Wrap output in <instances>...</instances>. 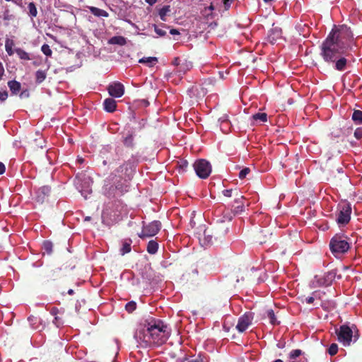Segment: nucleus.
Segmentation results:
<instances>
[{"mask_svg":"<svg viewBox=\"0 0 362 362\" xmlns=\"http://www.w3.org/2000/svg\"><path fill=\"white\" fill-rule=\"evenodd\" d=\"M170 334V329L163 321L149 317L137 326L134 338L141 346L150 347L162 345Z\"/></svg>","mask_w":362,"mask_h":362,"instance_id":"obj_1","label":"nucleus"},{"mask_svg":"<svg viewBox=\"0 0 362 362\" xmlns=\"http://www.w3.org/2000/svg\"><path fill=\"white\" fill-rule=\"evenodd\" d=\"M353 39L350 28L345 25L332 29L321 45V56L327 62H334L343 54Z\"/></svg>","mask_w":362,"mask_h":362,"instance_id":"obj_2","label":"nucleus"},{"mask_svg":"<svg viewBox=\"0 0 362 362\" xmlns=\"http://www.w3.org/2000/svg\"><path fill=\"white\" fill-rule=\"evenodd\" d=\"M329 247L335 257H339L345 253L349 249V244L347 242V238L336 235L330 240Z\"/></svg>","mask_w":362,"mask_h":362,"instance_id":"obj_3","label":"nucleus"},{"mask_svg":"<svg viewBox=\"0 0 362 362\" xmlns=\"http://www.w3.org/2000/svg\"><path fill=\"white\" fill-rule=\"evenodd\" d=\"M339 213L337 221L339 224H346L351 218V206L348 202H342L339 205Z\"/></svg>","mask_w":362,"mask_h":362,"instance_id":"obj_4","label":"nucleus"},{"mask_svg":"<svg viewBox=\"0 0 362 362\" xmlns=\"http://www.w3.org/2000/svg\"><path fill=\"white\" fill-rule=\"evenodd\" d=\"M196 174L202 179L207 178L211 172V165L209 162L204 159H200L194 164Z\"/></svg>","mask_w":362,"mask_h":362,"instance_id":"obj_5","label":"nucleus"},{"mask_svg":"<svg viewBox=\"0 0 362 362\" xmlns=\"http://www.w3.org/2000/svg\"><path fill=\"white\" fill-rule=\"evenodd\" d=\"M336 333L339 341L344 346H347L351 344L353 337V331L351 327L345 325H341L340 328L336 331Z\"/></svg>","mask_w":362,"mask_h":362,"instance_id":"obj_6","label":"nucleus"},{"mask_svg":"<svg viewBox=\"0 0 362 362\" xmlns=\"http://www.w3.org/2000/svg\"><path fill=\"white\" fill-rule=\"evenodd\" d=\"M160 227L161 223L160 221H152L148 225L143 226L142 231L141 233L139 234V236L141 238L154 236L158 233V231L160 229Z\"/></svg>","mask_w":362,"mask_h":362,"instance_id":"obj_7","label":"nucleus"},{"mask_svg":"<svg viewBox=\"0 0 362 362\" xmlns=\"http://www.w3.org/2000/svg\"><path fill=\"white\" fill-rule=\"evenodd\" d=\"M336 276H337V270L333 269V270H331V271L327 272L322 276L316 275L315 276V282H316L317 286H329L333 282V281L335 279Z\"/></svg>","mask_w":362,"mask_h":362,"instance_id":"obj_8","label":"nucleus"},{"mask_svg":"<svg viewBox=\"0 0 362 362\" xmlns=\"http://www.w3.org/2000/svg\"><path fill=\"white\" fill-rule=\"evenodd\" d=\"M254 318L252 313L247 312L238 318L236 329L239 332H245L252 324Z\"/></svg>","mask_w":362,"mask_h":362,"instance_id":"obj_9","label":"nucleus"},{"mask_svg":"<svg viewBox=\"0 0 362 362\" xmlns=\"http://www.w3.org/2000/svg\"><path fill=\"white\" fill-rule=\"evenodd\" d=\"M51 192L50 187L45 185L37 188L35 191L34 200L38 204H42L49 196Z\"/></svg>","mask_w":362,"mask_h":362,"instance_id":"obj_10","label":"nucleus"},{"mask_svg":"<svg viewBox=\"0 0 362 362\" xmlns=\"http://www.w3.org/2000/svg\"><path fill=\"white\" fill-rule=\"evenodd\" d=\"M109 94L114 98H120L124 95V87L119 82H113L107 87Z\"/></svg>","mask_w":362,"mask_h":362,"instance_id":"obj_11","label":"nucleus"},{"mask_svg":"<svg viewBox=\"0 0 362 362\" xmlns=\"http://www.w3.org/2000/svg\"><path fill=\"white\" fill-rule=\"evenodd\" d=\"M282 39V31L280 28L274 27L269 30L268 41L271 44H275Z\"/></svg>","mask_w":362,"mask_h":362,"instance_id":"obj_12","label":"nucleus"},{"mask_svg":"<svg viewBox=\"0 0 362 362\" xmlns=\"http://www.w3.org/2000/svg\"><path fill=\"white\" fill-rule=\"evenodd\" d=\"M192 67V62L185 60L180 64L179 68L176 69V70L175 71V74L177 75L178 76H181L182 75L185 74L186 71L191 69Z\"/></svg>","mask_w":362,"mask_h":362,"instance_id":"obj_13","label":"nucleus"},{"mask_svg":"<svg viewBox=\"0 0 362 362\" xmlns=\"http://www.w3.org/2000/svg\"><path fill=\"white\" fill-rule=\"evenodd\" d=\"M86 179L88 180V181L86 182L88 185L84 188L79 185L80 180L78 176L76 177L75 184L76 185V187L78 189V190L81 193V195L85 197V199H87L88 195L91 193V189H90V187H89L90 178L87 177Z\"/></svg>","mask_w":362,"mask_h":362,"instance_id":"obj_14","label":"nucleus"},{"mask_svg":"<svg viewBox=\"0 0 362 362\" xmlns=\"http://www.w3.org/2000/svg\"><path fill=\"white\" fill-rule=\"evenodd\" d=\"M104 110L112 112L116 110V101L111 98H106L103 102Z\"/></svg>","mask_w":362,"mask_h":362,"instance_id":"obj_15","label":"nucleus"},{"mask_svg":"<svg viewBox=\"0 0 362 362\" xmlns=\"http://www.w3.org/2000/svg\"><path fill=\"white\" fill-rule=\"evenodd\" d=\"M212 235L207 230H204V234L202 237H199V242L202 246H209L212 243Z\"/></svg>","mask_w":362,"mask_h":362,"instance_id":"obj_16","label":"nucleus"},{"mask_svg":"<svg viewBox=\"0 0 362 362\" xmlns=\"http://www.w3.org/2000/svg\"><path fill=\"white\" fill-rule=\"evenodd\" d=\"M88 9L90 12L96 17L107 18L109 16V13L103 9L95 6H89Z\"/></svg>","mask_w":362,"mask_h":362,"instance_id":"obj_17","label":"nucleus"},{"mask_svg":"<svg viewBox=\"0 0 362 362\" xmlns=\"http://www.w3.org/2000/svg\"><path fill=\"white\" fill-rule=\"evenodd\" d=\"M334 63V68L340 71H344L346 69L347 59L345 57L337 58Z\"/></svg>","mask_w":362,"mask_h":362,"instance_id":"obj_18","label":"nucleus"},{"mask_svg":"<svg viewBox=\"0 0 362 362\" xmlns=\"http://www.w3.org/2000/svg\"><path fill=\"white\" fill-rule=\"evenodd\" d=\"M110 45H124L127 43V40L122 36H114L108 40Z\"/></svg>","mask_w":362,"mask_h":362,"instance_id":"obj_19","label":"nucleus"},{"mask_svg":"<svg viewBox=\"0 0 362 362\" xmlns=\"http://www.w3.org/2000/svg\"><path fill=\"white\" fill-rule=\"evenodd\" d=\"M243 197H241L240 198L236 199L235 200V203L238 204L237 206L233 207V215H236L238 214H240L244 210V204L242 203Z\"/></svg>","mask_w":362,"mask_h":362,"instance_id":"obj_20","label":"nucleus"},{"mask_svg":"<svg viewBox=\"0 0 362 362\" xmlns=\"http://www.w3.org/2000/svg\"><path fill=\"white\" fill-rule=\"evenodd\" d=\"M158 62V59L154 57H143L139 60L141 64H146L148 66L151 67Z\"/></svg>","mask_w":362,"mask_h":362,"instance_id":"obj_21","label":"nucleus"},{"mask_svg":"<svg viewBox=\"0 0 362 362\" xmlns=\"http://www.w3.org/2000/svg\"><path fill=\"white\" fill-rule=\"evenodd\" d=\"M158 249V244L155 240H150L147 245V252L149 254L154 255L157 252Z\"/></svg>","mask_w":362,"mask_h":362,"instance_id":"obj_22","label":"nucleus"},{"mask_svg":"<svg viewBox=\"0 0 362 362\" xmlns=\"http://www.w3.org/2000/svg\"><path fill=\"white\" fill-rule=\"evenodd\" d=\"M8 86L11 91L14 94H16L21 89V83L16 81H8Z\"/></svg>","mask_w":362,"mask_h":362,"instance_id":"obj_23","label":"nucleus"},{"mask_svg":"<svg viewBox=\"0 0 362 362\" xmlns=\"http://www.w3.org/2000/svg\"><path fill=\"white\" fill-rule=\"evenodd\" d=\"M15 52L16 53V54L21 59H23V60H30L31 59L29 53H28L27 52H25V50H23L21 48H16L15 49Z\"/></svg>","mask_w":362,"mask_h":362,"instance_id":"obj_24","label":"nucleus"},{"mask_svg":"<svg viewBox=\"0 0 362 362\" xmlns=\"http://www.w3.org/2000/svg\"><path fill=\"white\" fill-rule=\"evenodd\" d=\"M352 120L358 124H362V111L355 110L352 114Z\"/></svg>","mask_w":362,"mask_h":362,"instance_id":"obj_25","label":"nucleus"},{"mask_svg":"<svg viewBox=\"0 0 362 362\" xmlns=\"http://www.w3.org/2000/svg\"><path fill=\"white\" fill-rule=\"evenodd\" d=\"M13 41L7 38L5 41V49L9 56L13 54L14 51L13 50Z\"/></svg>","mask_w":362,"mask_h":362,"instance_id":"obj_26","label":"nucleus"},{"mask_svg":"<svg viewBox=\"0 0 362 362\" xmlns=\"http://www.w3.org/2000/svg\"><path fill=\"white\" fill-rule=\"evenodd\" d=\"M267 317L269 319V322L272 325H278L279 322H278L274 312L272 310H268L267 311Z\"/></svg>","mask_w":362,"mask_h":362,"instance_id":"obj_27","label":"nucleus"},{"mask_svg":"<svg viewBox=\"0 0 362 362\" xmlns=\"http://www.w3.org/2000/svg\"><path fill=\"white\" fill-rule=\"evenodd\" d=\"M47 74L45 71L38 70L35 73L36 82L38 83H42L46 78Z\"/></svg>","mask_w":362,"mask_h":362,"instance_id":"obj_28","label":"nucleus"},{"mask_svg":"<svg viewBox=\"0 0 362 362\" xmlns=\"http://www.w3.org/2000/svg\"><path fill=\"white\" fill-rule=\"evenodd\" d=\"M170 6H164L162 8L160 9V11H159V16H160V19L163 21H166L165 16L170 12Z\"/></svg>","mask_w":362,"mask_h":362,"instance_id":"obj_29","label":"nucleus"},{"mask_svg":"<svg viewBox=\"0 0 362 362\" xmlns=\"http://www.w3.org/2000/svg\"><path fill=\"white\" fill-rule=\"evenodd\" d=\"M131 251V241L129 242H124L122 244V247L120 249V253L122 255H124L127 253H129Z\"/></svg>","mask_w":362,"mask_h":362,"instance_id":"obj_30","label":"nucleus"},{"mask_svg":"<svg viewBox=\"0 0 362 362\" xmlns=\"http://www.w3.org/2000/svg\"><path fill=\"white\" fill-rule=\"evenodd\" d=\"M28 10H29V14L32 18H34L37 14V8L35 6V4L33 2H30L28 4Z\"/></svg>","mask_w":362,"mask_h":362,"instance_id":"obj_31","label":"nucleus"},{"mask_svg":"<svg viewBox=\"0 0 362 362\" xmlns=\"http://www.w3.org/2000/svg\"><path fill=\"white\" fill-rule=\"evenodd\" d=\"M252 118L255 121L264 122L267 119V115L266 113H257L252 116Z\"/></svg>","mask_w":362,"mask_h":362,"instance_id":"obj_32","label":"nucleus"},{"mask_svg":"<svg viewBox=\"0 0 362 362\" xmlns=\"http://www.w3.org/2000/svg\"><path fill=\"white\" fill-rule=\"evenodd\" d=\"M136 308V303L134 301H130L125 305V309L128 313H132Z\"/></svg>","mask_w":362,"mask_h":362,"instance_id":"obj_33","label":"nucleus"},{"mask_svg":"<svg viewBox=\"0 0 362 362\" xmlns=\"http://www.w3.org/2000/svg\"><path fill=\"white\" fill-rule=\"evenodd\" d=\"M41 51L47 57H50L52 54V51L49 46L47 44H44L41 47Z\"/></svg>","mask_w":362,"mask_h":362,"instance_id":"obj_34","label":"nucleus"},{"mask_svg":"<svg viewBox=\"0 0 362 362\" xmlns=\"http://www.w3.org/2000/svg\"><path fill=\"white\" fill-rule=\"evenodd\" d=\"M133 136L132 134H129L124 138V144L127 146H132L133 144Z\"/></svg>","mask_w":362,"mask_h":362,"instance_id":"obj_35","label":"nucleus"},{"mask_svg":"<svg viewBox=\"0 0 362 362\" xmlns=\"http://www.w3.org/2000/svg\"><path fill=\"white\" fill-rule=\"evenodd\" d=\"M338 346L337 344H332L328 349V353L331 356H334L337 353Z\"/></svg>","mask_w":362,"mask_h":362,"instance_id":"obj_36","label":"nucleus"},{"mask_svg":"<svg viewBox=\"0 0 362 362\" xmlns=\"http://www.w3.org/2000/svg\"><path fill=\"white\" fill-rule=\"evenodd\" d=\"M301 354H302V351L300 349L292 350L289 354V357H290V358H296L298 357L299 356H300Z\"/></svg>","mask_w":362,"mask_h":362,"instance_id":"obj_37","label":"nucleus"},{"mask_svg":"<svg viewBox=\"0 0 362 362\" xmlns=\"http://www.w3.org/2000/svg\"><path fill=\"white\" fill-rule=\"evenodd\" d=\"M250 172V169L249 168H245L239 173V178L244 179Z\"/></svg>","mask_w":362,"mask_h":362,"instance_id":"obj_38","label":"nucleus"},{"mask_svg":"<svg viewBox=\"0 0 362 362\" xmlns=\"http://www.w3.org/2000/svg\"><path fill=\"white\" fill-rule=\"evenodd\" d=\"M154 30L158 36L163 37L166 35V32L164 30H163L162 28H160L157 25H154Z\"/></svg>","mask_w":362,"mask_h":362,"instance_id":"obj_39","label":"nucleus"},{"mask_svg":"<svg viewBox=\"0 0 362 362\" xmlns=\"http://www.w3.org/2000/svg\"><path fill=\"white\" fill-rule=\"evenodd\" d=\"M45 250L48 252L50 253L52 252V244L51 242L45 241L43 244Z\"/></svg>","mask_w":362,"mask_h":362,"instance_id":"obj_40","label":"nucleus"},{"mask_svg":"<svg viewBox=\"0 0 362 362\" xmlns=\"http://www.w3.org/2000/svg\"><path fill=\"white\" fill-rule=\"evenodd\" d=\"M354 136L357 139H361L362 138V127H358L355 130Z\"/></svg>","mask_w":362,"mask_h":362,"instance_id":"obj_41","label":"nucleus"},{"mask_svg":"<svg viewBox=\"0 0 362 362\" xmlns=\"http://www.w3.org/2000/svg\"><path fill=\"white\" fill-rule=\"evenodd\" d=\"M8 98V92L6 90L0 91V101L4 102Z\"/></svg>","mask_w":362,"mask_h":362,"instance_id":"obj_42","label":"nucleus"},{"mask_svg":"<svg viewBox=\"0 0 362 362\" xmlns=\"http://www.w3.org/2000/svg\"><path fill=\"white\" fill-rule=\"evenodd\" d=\"M188 165V162L187 160H181L180 162V168L184 171Z\"/></svg>","mask_w":362,"mask_h":362,"instance_id":"obj_43","label":"nucleus"},{"mask_svg":"<svg viewBox=\"0 0 362 362\" xmlns=\"http://www.w3.org/2000/svg\"><path fill=\"white\" fill-rule=\"evenodd\" d=\"M5 74L4 67L3 64L0 62V81L2 80Z\"/></svg>","mask_w":362,"mask_h":362,"instance_id":"obj_44","label":"nucleus"},{"mask_svg":"<svg viewBox=\"0 0 362 362\" xmlns=\"http://www.w3.org/2000/svg\"><path fill=\"white\" fill-rule=\"evenodd\" d=\"M183 362H206V361H204L203 360V358H202L200 356H199L198 358L191 359V360H186Z\"/></svg>","mask_w":362,"mask_h":362,"instance_id":"obj_45","label":"nucleus"},{"mask_svg":"<svg viewBox=\"0 0 362 362\" xmlns=\"http://www.w3.org/2000/svg\"><path fill=\"white\" fill-rule=\"evenodd\" d=\"M28 320L32 326H33L34 324H35L36 322L37 321V318L34 316L29 317Z\"/></svg>","mask_w":362,"mask_h":362,"instance_id":"obj_46","label":"nucleus"},{"mask_svg":"<svg viewBox=\"0 0 362 362\" xmlns=\"http://www.w3.org/2000/svg\"><path fill=\"white\" fill-rule=\"evenodd\" d=\"M234 0H223L225 8L228 9L230 6V4Z\"/></svg>","mask_w":362,"mask_h":362,"instance_id":"obj_47","label":"nucleus"},{"mask_svg":"<svg viewBox=\"0 0 362 362\" xmlns=\"http://www.w3.org/2000/svg\"><path fill=\"white\" fill-rule=\"evenodd\" d=\"M231 194H232V190L231 189H225V190L223 191V194L225 197H231Z\"/></svg>","mask_w":362,"mask_h":362,"instance_id":"obj_48","label":"nucleus"},{"mask_svg":"<svg viewBox=\"0 0 362 362\" xmlns=\"http://www.w3.org/2000/svg\"><path fill=\"white\" fill-rule=\"evenodd\" d=\"M59 313V310L57 308H52L50 310V314L53 316H57Z\"/></svg>","mask_w":362,"mask_h":362,"instance_id":"obj_49","label":"nucleus"},{"mask_svg":"<svg viewBox=\"0 0 362 362\" xmlns=\"http://www.w3.org/2000/svg\"><path fill=\"white\" fill-rule=\"evenodd\" d=\"M314 300H315V298L313 296H309V297L305 298V302L308 304H311V303H313L314 302Z\"/></svg>","mask_w":362,"mask_h":362,"instance_id":"obj_50","label":"nucleus"},{"mask_svg":"<svg viewBox=\"0 0 362 362\" xmlns=\"http://www.w3.org/2000/svg\"><path fill=\"white\" fill-rule=\"evenodd\" d=\"M173 65L176 66L177 68H179L180 64H181V62L180 60L178 59V58H175L173 62Z\"/></svg>","mask_w":362,"mask_h":362,"instance_id":"obj_51","label":"nucleus"},{"mask_svg":"<svg viewBox=\"0 0 362 362\" xmlns=\"http://www.w3.org/2000/svg\"><path fill=\"white\" fill-rule=\"evenodd\" d=\"M5 165L4 163L0 162V175L3 174L5 172Z\"/></svg>","mask_w":362,"mask_h":362,"instance_id":"obj_52","label":"nucleus"},{"mask_svg":"<svg viewBox=\"0 0 362 362\" xmlns=\"http://www.w3.org/2000/svg\"><path fill=\"white\" fill-rule=\"evenodd\" d=\"M59 321V318L57 316H54V320L53 321V323L54 325H56L57 327H59V325L61 324Z\"/></svg>","mask_w":362,"mask_h":362,"instance_id":"obj_53","label":"nucleus"},{"mask_svg":"<svg viewBox=\"0 0 362 362\" xmlns=\"http://www.w3.org/2000/svg\"><path fill=\"white\" fill-rule=\"evenodd\" d=\"M170 33L171 35H179L180 34L179 31L177 30H176V29H171L170 30Z\"/></svg>","mask_w":362,"mask_h":362,"instance_id":"obj_54","label":"nucleus"},{"mask_svg":"<svg viewBox=\"0 0 362 362\" xmlns=\"http://www.w3.org/2000/svg\"><path fill=\"white\" fill-rule=\"evenodd\" d=\"M145 1L146 3H148L151 6L153 5L157 1V0H145Z\"/></svg>","mask_w":362,"mask_h":362,"instance_id":"obj_55","label":"nucleus"},{"mask_svg":"<svg viewBox=\"0 0 362 362\" xmlns=\"http://www.w3.org/2000/svg\"><path fill=\"white\" fill-rule=\"evenodd\" d=\"M224 218L226 220L230 221L233 218V216H231L230 214H228V215L224 214Z\"/></svg>","mask_w":362,"mask_h":362,"instance_id":"obj_56","label":"nucleus"},{"mask_svg":"<svg viewBox=\"0 0 362 362\" xmlns=\"http://www.w3.org/2000/svg\"><path fill=\"white\" fill-rule=\"evenodd\" d=\"M78 161L80 163H82L83 162V159L80 158H78Z\"/></svg>","mask_w":362,"mask_h":362,"instance_id":"obj_57","label":"nucleus"},{"mask_svg":"<svg viewBox=\"0 0 362 362\" xmlns=\"http://www.w3.org/2000/svg\"><path fill=\"white\" fill-rule=\"evenodd\" d=\"M74 293V291L72 289L69 290L68 293L72 294Z\"/></svg>","mask_w":362,"mask_h":362,"instance_id":"obj_58","label":"nucleus"},{"mask_svg":"<svg viewBox=\"0 0 362 362\" xmlns=\"http://www.w3.org/2000/svg\"><path fill=\"white\" fill-rule=\"evenodd\" d=\"M274 362H283L281 359H276Z\"/></svg>","mask_w":362,"mask_h":362,"instance_id":"obj_59","label":"nucleus"},{"mask_svg":"<svg viewBox=\"0 0 362 362\" xmlns=\"http://www.w3.org/2000/svg\"><path fill=\"white\" fill-rule=\"evenodd\" d=\"M209 9H210V10H213V9H214L213 6H210Z\"/></svg>","mask_w":362,"mask_h":362,"instance_id":"obj_60","label":"nucleus"},{"mask_svg":"<svg viewBox=\"0 0 362 362\" xmlns=\"http://www.w3.org/2000/svg\"><path fill=\"white\" fill-rule=\"evenodd\" d=\"M90 219V217H86V220H89Z\"/></svg>","mask_w":362,"mask_h":362,"instance_id":"obj_61","label":"nucleus"},{"mask_svg":"<svg viewBox=\"0 0 362 362\" xmlns=\"http://www.w3.org/2000/svg\"><path fill=\"white\" fill-rule=\"evenodd\" d=\"M103 163H104V165H105L106 164V160H104Z\"/></svg>","mask_w":362,"mask_h":362,"instance_id":"obj_62","label":"nucleus"}]
</instances>
